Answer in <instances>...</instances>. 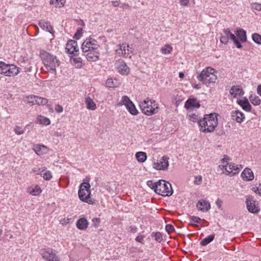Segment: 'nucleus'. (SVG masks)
Instances as JSON below:
<instances>
[{
    "label": "nucleus",
    "mask_w": 261,
    "mask_h": 261,
    "mask_svg": "<svg viewBox=\"0 0 261 261\" xmlns=\"http://www.w3.org/2000/svg\"><path fill=\"white\" fill-rule=\"evenodd\" d=\"M144 238L143 236H138L135 238V240L138 242L144 244Z\"/></svg>",
    "instance_id": "3c124183"
},
{
    "label": "nucleus",
    "mask_w": 261,
    "mask_h": 261,
    "mask_svg": "<svg viewBox=\"0 0 261 261\" xmlns=\"http://www.w3.org/2000/svg\"><path fill=\"white\" fill-rule=\"evenodd\" d=\"M87 108L89 110H95L96 109V105L90 97H87L85 99Z\"/></svg>",
    "instance_id": "c85d7f7f"
},
{
    "label": "nucleus",
    "mask_w": 261,
    "mask_h": 261,
    "mask_svg": "<svg viewBox=\"0 0 261 261\" xmlns=\"http://www.w3.org/2000/svg\"><path fill=\"white\" fill-rule=\"evenodd\" d=\"M118 72L122 75H127L129 72V68L123 61H119L117 66Z\"/></svg>",
    "instance_id": "2eb2a0df"
},
{
    "label": "nucleus",
    "mask_w": 261,
    "mask_h": 261,
    "mask_svg": "<svg viewBox=\"0 0 261 261\" xmlns=\"http://www.w3.org/2000/svg\"><path fill=\"white\" fill-rule=\"evenodd\" d=\"M38 120L41 124L45 125H48L50 123V120L48 118L44 116H39L38 117Z\"/></svg>",
    "instance_id": "e433bc0d"
},
{
    "label": "nucleus",
    "mask_w": 261,
    "mask_h": 261,
    "mask_svg": "<svg viewBox=\"0 0 261 261\" xmlns=\"http://www.w3.org/2000/svg\"><path fill=\"white\" fill-rule=\"evenodd\" d=\"M252 40L258 44H261V35L258 33H254L252 35Z\"/></svg>",
    "instance_id": "58836bf2"
},
{
    "label": "nucleus",
    "mask_w": 261,
    "mask_h": 261,
    "mask_svg": "<svg viewBox=\"0 0 261 261\" xmlns=\"http://www.w3.org/2000/svg\"><path fill=\"white\" fill-rule=\"evenodd\" d=\"M179 1L180 5L182 6H188L189 4V2H190V0H179Z\"/></svg>",
    "instance_id": "864d4df0"
},
{
    "label": "nucleus",
    "mask_w": 261,
    "mask_h": 261,
    "mask_svg": "<svg viewBox=\"0 0 261 261\" xmlns=\"http://www.w3.org/2000/svg\"><path fill=\"white\" fill-rule=\"evenodd\" d=\"M0 73L8 76H15L19 72V68L13 64H8L3 62Z\"/></svg>",
    "instance_id": "6e6552de"
},
{
    "label": "nucleus",
    "mask_w": 261,
    "mask_h": 261,
    "mask_svg": "<svg viewBox=\"0 0 261 261\" xmlns=\"http://www.w3.org/2000/svg\"><path fill=\"white\" fill-rule=\"evenodd\" d=\"M229 160V158L227 155H224V158L221 160V162L222 163H226L227 161Z\"/></svg>",
    "instance_id": "13d9d810"
},
{
    "label": "nucleus",
    "mask_w": 261,
    "mask_h": 261,
    "mask_svg": "<svg viewBox=\"0 0 261 261\" xmlns=\"http://www.w3.org/2000/svg\"><path fill=\"white\" fill-rule=\"evenodd\" d=\"M246 202L247 209L249 212L257 213L259 211V209L256 206L255 201L252 198H247Z\"/></svg>",
    "instance_id": "dca6fc26"
},
{
    "label": "nucleus",
    "mask_w": 261,
    "mask_h": 261,
    "mask_svg": "<svg viewBox=\"0 0 261 261\" xmlns=\"http://www.w3.org/2000/svg\"><path fill=\"white\" fill-rule=\"evenodd\" d=\"M83 55L89 62H96L99 59L100 45L92 38H87L81 47Z\"/></svg>",
    "instance_id": "f257e3e1"
},
{
    "label": "nucleus",
    "mask_w": 261,
    "mask_h": 261,
    "mask_svg": "<svg viewBox=\"0 0 261 261\" xmlns=\"http://www.w3.org/2000/svg\"><path fill=\"white\" fill-rule=\"evenodd\" d=\"M66 50L68 54L72 55L73 57H77L79 54L77 42L73 40H69L66 44Z\"/></svg>",
    "instance_id": "1a4fd4ad"
},
{
    "label": "nucleus",
    "mask_w": 261,
    "mask_h": 261,
    "mask_svg": "<svg viewBox=\"0 0 261 261\" xmlns=\"http://www.w3.org/2000/svg\"><path fill=\"white\" fill-rule=\"evenodd\" d=\"M40 57L48 71L56 74V68L60 65V61L57 57L44 50L40 51Z\"/></svg>",
    "instance_id": "7ed1b4c3"
},
{
    "label": "nucleus",
    "mask_w": 261,
    "mask_h": 261,
    "mask_svg": "<svg viewBox=\"0 0 261 261\" xmlns=\"http://www.w3.org/2000/svg\"><path fill=\"white\" fill-rule=\"evenodd\" d=\"M123 6L124 8H127L129 7V6L127 4H124Z\"/></svg>",
    "instance_id": "774afa93"
},
{
    "label": "nucleus",
    "mask_w": 261,
    "mask_h": 261,
    "mask_svg": "<svg viewBox=\"0 0 261 261\" xmlns=\"http://www.w3.org/2000/svg\"><path fill=\"white\" fill-rule=\"evenodd\" d=\"M194 184L197 185H200L202 182V177L201 176H197L195 177Z\"/></svg>",
    "instance_id": "8fccbe9b"
},
{
    "label": "nucleus",
    "mask_w": 261,
    "mask_h": 261,
    "mask_svg": "<svg viewBox=\"0 0 261 261\" xmlns=\"http://www.w3.org/2000/svg\"><path fill=\"white\" fill-rule=\"evenodd\" d=\"M89 180L87 182H84L80 185V189L78 192L80 199L85 202L90 204H93V200L91 198V186L89 182Z\"/></svg>",
    "instance_id": "423d86ee"
},
{
    "label": "nucleus",
    "mask_w": 261,
    "mask_h": 261,
    "mask_svg": "<svg viewBox=\"0 0 261 261\" xmlns=\"http://www.w3.org/2000/svg\"><path fill=\"white\" fill-rule=\"evenodd\" d=\"M39 169L38 168H34L33 169H32V172L34 173H36V174H40L41 175H42V173L41 172V173H39Z\"/></svg>",
    "instance_id": "4d7b16f0"
},
{
    "label": "nucleus",
    "mask_w": 261,
    "mask_h": 261,
    "mask_svg": "<svg viewBox=\"0 0 261 261\" xmlns=\"http://www.w3.org/2000/svg\"><path fill=\"white\" fill-rule=\"evenodd\" d=\"M45 180H49L52 178V175L49 171H46L45 173L42 174L41 175Z\"/></svg>",
    "instance_id": "c03bdc74"
},
{
    "label": "nucleus",
    "mask_w": 261,
    "mask_h": 261,
    "mask_svg": "<svg viewBox=\"0 0 261 261\" xmlns=\"http://www.w3.org/2000/svg\"><path fill=\"white\" fill-rule=\"evenodd\" d=\"M196 206L199 211L203 212L208 211L211 208L210 203L208 201L203 199L198 201Z\"/></svg>",
    "instance_id": "f3484780"
},
{
    "label": "nucleus",
    "mask_w": 261,
    "mask_h": 261,
    "mask_svg": "<svg viewBox=\"0 0 261 261\" xmlns=\"http://www.w3.org/2000/svg\"><path fill=\"white\" fill-rule=\"evenodd\" d=\"M194 88L195 89H199L200 87H199V86L198 85H195V86H194Z\"/></svg>",
    "instance_id": "338daca9"
},
{
    "label": "nucleus",
    "mask_w": 261,
    "mask_h": 261,
    "mask_svg": "<svg viewBox=\"0 0 261 261\" xmlns=\"http://www.w3.org/2000/svg\"><path fill=\"white\" fill-rule=\"evenodd\" d=\"M200 130L203 133L213 132L218 125V119L216 113L205 115L202 119L198 121Z\"/></svg>",
    "instance_id": "f03ea898"
},
{
    "label": "nucleus",
    "mask_w": 261,
    "mask_h": 261,
    "mask_svg": "<svg viewBox=\"0 0 261 261\" xmlns=\"http://www.w3.org/2000/svg\"><path fill=\"white\" fill-rule=\"evenodd\" d=\"M236 35L241 42H245L247 41L246 32L243 29H238L236 31Z\"/></svg>",
    "instance_id": "a878e982"
},
{
    "label": "nucleus",
    "mask_w": 261,
    "mask_h": 261,
    "mask_svg": "<svg viewBox=\"0 0 261 261\" xmlns=\"http://www.w3.org/2000/svg\"><path fill=\"white\" fill-rule=\"evenodd\" d=\"M229 39L233 42L238 48H241L242 47V45L240 42L237 39L236 36L231 32L229 35Z\"/></svg>",
    "instance_id": "c9c22d12"
},
{
    "label": "nucleus",
    "mask_w": 261,
    "mask_h": 261,
    "mask_svg": "<svg viewBox=\"0 0 261 261\" xmlns=\"http://www.w3.org/2000/svg\"><path fill=\"white\" fill-rule=\"evenodd\" d=\"M28 191L33 196H37L40 194L42 191L39 186L36 185L30 187Z\"/></svg>",
    "instance_id": "cd10ccee"
},
{
    "label": "nucleus",
    "mask_w": 261,
    "mask_h": 261,
    "mask_svg": "<svg viewBox=\"0 0 261 261\" xmlns=\"http://www.w3.org/2000/svg\"><path fill=\"white\" fill-rule=\"evenodd\" d=\"M249 99L251 102L254 106H258L260 105L261 100L260 98L256 95H251L249 97Z\"/></svg>",
    "instance_id": "f704fd0d"
},
{
    "label": "nucleus",
    "mask_w": 261,
    "mask_h": 261,
    "mask_svg": "<svg viewBox=\"0 0 261 261\" xmlns=\"http://www.w3.org/2000/svg\"><path fill=\"white\" fill-rule=\"evenodd\" d=\"M14 131H15V133L17 134V135H21V134H22L24 133V130L22 128V127H20V126H16L15 128H14Z\"/></svg>",
    "instance_id": "de8ad7c7"
},
{
    "label": "nucleus",
    "mask_w": 261,
    "mask_h": 261,
    "mask_svg": "<svg viewBox=\"0 0 261 261\" xmlns=\"http://www.w3.org/2000/svg\"><path fill=\"white\" fill-rule=\"evenodd\" d=\"M172 50V47L169 45H165L161 49V51L163 54H169Z\"/></svg>",
    "instance_id": "4c0bfd02"
},
{
    "label": "nucleus",
    "mask_w": 261,
    "mask_h": 261,
    "mask_svg": "<svg viewBox=\"0 0 261 261\" xmlns=\"http://www.w3.org/2000/svg\"><path fill=\"white\" fill-rule=\"evenodd\" d=\"M190 220L191 222L194 223H199L200 221L201 220V219L199 217H196V216H191L190 217Z\"/></svg>",
    "instance_id": "09e8293b"
},
{
    "label": "nucleus",
    "mask_w": 261,
    "mask_h": 261,
    "mask_svg": "<svg viewBox=\"0 0 261 261\" xmlns=\"http://www.w3.org/2000/svg\"><path fill=\"white\" fill-rule=\"evenodd\" d=\"M252 190L258 195L261 196V187H253Z\"/></svg>",
    "instance_id": "5fc2aeb1"
},
{
    "label": "nucleus",
    "mask_w": 261,
    "mask_h": 261,
    "mask_svg": "<svg viewBox=\"0 0 261 261\" xmlns=\"http://www.w3.org/2000/svg\"><path fill=\"white\" fill-rule=\"evenodd\" d=\"M76 225L79 229L85 230L88 227V222L85 218H80L77 221Z\"/></svg>",
    "instance_id": "393cba45"
},
{
    "label": "nucleus",
    "mask_w": 261,
    "mask_h": 261,
    "mask_svg": "<svg viewBox=\"0 0 261 261\" xmlns=\"http://www.w3.org/2000/svg\"><path fill=\"white\" fill-rule=\"evenodd\" d=\"M83 33V29L82 28H79L76 31V32L74 34V38L76 39H79Z\"/></svg>",
    "instance_id": "49530a36"
},
{
    "label": "nucleus",
    "mask_w": 261,
    "mask_h": 261,
    "mask_svg": "<svg viewBox=\"0 0 261 261\" xmlns=\"http://www.w3.org/2000/svg\"><path fill=\"white\" fill-rule=\"evenodd\" d=\"M251 9L253 11H261V4L257 3H254L251 5Z\"/></svg>",
    "instance_id": "a19ab883"
},
{
    "label": "nucleus",
    "mask_w": 261,
    "mask_h": 261,
    "mask_svg": "<svg viewBox=\"0 0 261 261\" xmlns=\"http://www.w3.org/2000/svg\"><path fill=\"white\" fill-rule=\"evenodd\" d=\"M231 116L232 120L236 121L238 123H241L245 119L244 114L239 110L231 111Z\"/></svg>",
    "instance_id": "6ab92c4d"
},
{
    "label": "nucleus",
    "mask_w": 261,
    "mask_h": 261,
    "mask_svg": "<svg viewBox=\"0 0 261 261\" xmlns=\"http://www.w3.org/2000/svg\"><path fill=\"white\" fill-rule=\"evenodd\" d=\"M119 81L117 79H108L106 82V85L110 88L117 87L120 85Z\"/></svg>",
    "instance_id": "bb28decb"
},
{
    "label": "nucleus",
    "mask_w": 261,
    "mask_h": 261,
    "mask_svg": "<svg viewBox=\"0 0 261 261\" xmlns=\"http://www.w3.org/2000/svg\"><path fill=\"white\" fill-rule=\"evenodd\" d=\"M190 117L193 121H195L198 119L197 115L195 114H192Z\"/></svg>",
    "instance_id": "bf43d9fd"
},
{
    "label": "nucleus",
    "mask_w": 261,
    "mask_h": 261,
    "mask_svg": "<svg viewBox=\"0 0 261 261\" xmlns=\"http://www.w3.org/2000/svg\"><path fill=\"white\" fill-rule=\"evenodd\" d=\"M96 221L98 223L99 222V218H93L92 221L94 222V221Z\"/></svg>",
    "instance_id": "69168bd1"
},
{
    "label": "nucleus",
    "mask_w": 261,
    "mask_h": 261,
    "mask_svg": "<svg viewBox=\"0 0 261 261\" xmlns=\"http://www.w3.org/2000/svg\"><path fill=\"white\" fill-rule=\"evenodd\" d=\"M55 109L57 113H61L63 111L62 107L60 105H56Z\"/></svg>",
    "instance_id": "603ef678"
},
{
    "label": "nucleus",
    "mask_w": 261,
    "mask_h": 261,
    "mask_svg": "<svg viewBox=\"0 0 261 261\" xmlns=\"http://www.w3.org/2000/svg\"><path fill=\"white\" fill-rule=\"evenodd\" d=\"M238 103L242 108V109L247 112H250L251 110V106L249 103L248 99H240L237 101Z\"/></svg>",
    "instance_id": "5701e85b"
},
{
    "label": "nucleus",
    "mask_w": 261,
    "mask_h": 261,
    "mask_svg": "<svg viewBox=\"0 0 261 261\" xmlns=\"http://www.w3.org/2000/svg\"><path fill=\"white\" fill-rule=\"evenodd\" d=\"M169 158L167 156H163L160 161L153 163V168L158 170H165L169 166Z\"/></svg>",
    "instance_id": "f8f14e48"
},
{
    "label": "nucleus",
    "mask_w": 261,
    "mask_h": 261,
    "mask_svg": "<svg viewBox=\"0 0 261 261\" xmlns=\"http://www.w3.org/2000/svg\"><path fill=\"white\" fill-rule=\"evenodd\" d=\"M200 106L199 102L195 98H189L185 104V107L187 109H189L191 108H198Z\"/></svg>",
    "instance_id": "412c9836"
},
{
    "label": "nucleus",
    "mask_w": 261,
    "mask_h": 261,
    "mask_svg": "<svg viewBox=\"0 0 261 261\" xmlns=\"http://www.w3.org/2000/svg\"><path fill=\"white\" fill-rule=\"evenodd\" d=\"M136 158L138 162L140 163L144 162L147 159V154L145 152L142 151L137 152L136 153Z\"/></svg>",
    "instance_id": "c756f323"
},
{
    "label": "nucleus",
    "mask_w": 261,
    "mask_h": 261,
    "mask_svg": "<svg viewBox=\"0 0 261 261\" xmlns=\"http://www.w3.org/2000/svg\"><path fill=\"white\" fill-rule=\"evenodd\" d=\"M230 31L229 29L226 28L223 31L221 37L220 38V41L224 44H227L229 39V35H230Z\"/></svg>",
    "instance_id": "b1692460"
},
{
    "label": "nucleus",
    "mask_w": 261,
    "mask_h": 261,
    "mask_svg": "<svg viewBox=\"0 0 261 261\" xmlns=\"http://www.w3.org/2000/svg\"><path fill=\"white\" fill-rule=\"evenodd\" d=\"M158 181L155 182H153L151 180H148L147 182V186L148 187H149L150 188H151L152 189H153L154 192H155V190H156V189L157 188L156 186H158Z\"/></svg>",
    "instance_id": "37998d69"
},
{
    "label": "nucleus",
    "mask_w": 261,
    "mask_h": 261,
    "mask_svg": "<svg viewBox=\"0 0 261 261\" xmlns=\"http://www.w3.org/2000/svg\"><path fill=\"white\" fill-rule=\"evenodd\" d=\"M126 108L128 112L133 115H136L138 113L135 106L133 102L129 103L128 105L127 104V106Z\"/></svg>",
    "instance_id": "473e14b6"
},
{
    "label": "nucleus",
    "mask_w": 261,
    "mask_h": 261,
    "mask_svg": "<svg viewBox=\"0 0 261 261\" xmlns=\"http://www.w3.org/2000/svg\"><path fill=\"white\" fill-rule=\"evenodd\" d=\"M65 0H50V4L55 5L56 8H61L64 6Z\"/></svg>",
    "instance_id": "72a5a7b5"
},
{
    "label": "nucleus",
    "mask_w": 261,
    "mask_h": 261,
    "mask_svg": "<svg viewBox=\"0 0 261 261\" xmlns=\"http://www.w3.org/2000/svg\"><path fill=\"white\" fill-rule=\"evenodd\" d=\"M165 229L169 234L175 231L174 226L171 224H167L165 227Z\"/></svg>",
    "instance_id": "a18cd8bd"
},
{
    "label": "nucleus",
    "mask_w": 261,
    "mask_h": 261,
    "mask_svg": "<svg viewBox=\"0 0 261 261\" xmlns=\"http://www.w3.org/2000/svg\"><path fill=\"white\" fill-rule=\"evenodd\" d=\"M112 4L113 5V6L114 7H117L120 4V2L119 1H113L112 2Z\"/></svg>",
    "instance_id": "680f3d73"
},
{
    "label": "nucleus",
    "mask_w": 261,
    "mask_h": 261,
    "mask_svg": "<svg viewBox=\"0 0 261 261\" xmlns=\"http://www.w3.org/2000/svg\"><path fill=\"white\" fill-rule=\"evenodd\" d=\"M137 228L135 226H130L129 228V230L132 233H135L137 231Z\"/></svg>",
    "instance_id": "6e6d98bb"
},
{
    "label": "nucleus",
    "mask_w": 261,
    "mask_h": 261,
    "mask_svg": "<svg viewBox=\"0 0 261 261\" xmlns=\"http://www.w3.org/2000/svg\"><path fill=\"white\" fill-rule=\"evenodd\" d=\"M230 94L234 97L241 96L244 95V91L240 86H233L230 89Z\"/></svg>",
    "instance_id": "a211bd4d"
},
{
    "label": "nucleus",
    "mask_w": 261,
    "mask_h": 261,
    "mask_svg": "<svg viewBox=\"0 0 261 261\" xmlns=\"http://www.w3.org/2000/svg\"><path fill=\"white\" fill-rule=\"evenodd\" d=\"M215 236V234H212L210 236H208L200 242V245L202 246L207 245L214 240Z\"/></svg>",
    "instance_id": "2f4dec72"
},
{
    "label": "nucleus",
    "mask_w": 261,
    "mask_h": 261,
    "mask_svg": "<svg viewBox=\"0 0 261 261\" xmlns=\"http://www.w3.org/2000/svg\"><path fill=\"white\" fill-rule=\"evenodd\" d=\"M28 103L34 105H45L47 102L48 100L43 97H39L35 95H30L28 97Z\"/></svg>",
    "instance_id": "ddd939ff"
},
{
    "label": "nucleus",
    "mask_w": 261,
    "mask_h": 261,
    "mask_svg": "<svg viewBox=\"0 0 261 261\" xmlns=\"http://www.w3.org/2000/svg\"><path fill=\"white\" fill-rule=\"evenodd\" d=\"M139 106L142 113L148 116L157 113L159 109V104L148 97L141 102Z\"/></svg>",
    "instance_id": "39448f33"
},
{
    "label": "nucleus",
    "mask_w": 261,
    "mask_h": 261,
    "mask_svg": "<svg viewBox=\"0 0 261 261\" xmlns=\"http://www.w3.org/2000/svg\"><path fill=\"white\" fill-rule=\"evenodd\" d=\"M158 186H156L155 192L163 196H170L173 194V190L171 185L164 180H160L158 181Z\"/></svg>",
    "instance_id": "0eeeda50"
},
{
    "label": "nucleus",
    "mask_w": 261,
    "mask_h": 261,
    "mask_svg": "<svg viewBox=\"0 0 261 261\" xmlns=\"http://www.w3.org/2000/svg\"><path fill=\"white\" fill-rule=\"evenodd\" d=\"M116 53L121 55L122 57L127 58L130 57V54L132 53V50L131 48L129 49L128 45H126V43L120 44L117 46V48L116 49Z\"/></svg>",
    "instance_id": "9b49d317"
},
{
    "label": "nucleus",
    "mask_w": 261,
    "mask_h": 261,
    "mask_svg": "<svg viewBox=\"0 0 261 261\" xmlns=\"http://www.w3.org/2000/svg\"><path fill=\"white\" fill-rule=\"evenodd\" d=\"M153 235L155 238V240L157 242H161L162 241V240H163L162 234L161 232H156L155 233H152V236H153Z\"/></svg>",
    "instance_id": "79ce46f5"
},
{
    "label": "nucleus",
    "mask_w": 261,
    "mask_h": 261,
    "mask_svg": "<svg viewBox=\"0 0 261 261\" xmlns=\"http://www.w3.org/2000/svg\"><path fill=\"white\" fill-rule=\"evenodd\" d=\"M221 203H222V201H221L220 200L218 199L217 201H216V204L217 205V206H218L219 208H220L221 206Z\"/></svg>",
    "instance_id": "e2e57ef3"
},
{
    "label": "nucleus",
    "mask_w": 261,
    "mask_h": 261,
    "mask_svg": "<svg viewBox=\"0 0 261 261\" xmlns=\"http://www.w3.org/2000/svg\"><path fill=\"white\" fill-rule=\"evenodd\" d=\"M241 176L244 180L251 181L254 178V174L250 168H246L242 172Z\"/></svg>",
    "instance_id": "4be33fe9"
},
{
    "label": "nucleus",
    "mask_w": 261,
    "mask_h": 261,
    "mask_svg": "<svg viewBox=\"0 0 261 261\" xmlns=\"http://www.w3.org/2000/svg\"><path fill=\"white\" fill-rule=\"evenodd\" d=\"M42 257L47 261H59L58 257L53 252L51 249L47 248L42 253Z\"/></svg>",
    "instance_id": "4468645a"
},
{
    "label": "nucleus",
    "mask_w": 261,
    "mask_h": 261,
    "mask_svg": "<svg viewBox=\"0 0 261 261\" xmlns=\"http://www.w3.org/2000/svg\"><path fill=\"white\" fill-rule=\"evenodd\" d=\"M219 168L223 170V173H226L227 174L232 173L234 175L240 172V168L232 163H227L226 165H219Z\"/></svg>",
    "instance_id": "9d476101"
},
{
    "label": "nucleus",
    "mask_w": 261,
    "mask_h": 261,
    "mask_svg": "<svg viewBox=\"0 0 261 261\" xmlns=\"http://www.w3.org/2000/svg\"><path fill=\"white\" fill-rule=\"evenodd\" d=\"M38 25L42 30L48 32L51 34L54 33L53 28L49 21L41 20L38 22Z\"/></svg>",
    "instance_id": "aec40b11"
},
{
    "label": "nucleus",
    "mask_w": 261,
    "mask_h": 261,
    "mask_svg": "<svg viewBox=\"0 0 261 261\" xmlns=\"http://www.w3.org/2000/svg\"><path fill=\"white\" fill-rule=\"evenodd\" d=\"M71 62L76 65L77 67L81 68L83 66V60L80 57H72L70 59Z\"/></svg>",
    "instance_id": "7c9ffc66"
},
{
    "label": "nucleus",
    "mask_w": 261,
    "mask_h": 261,
    "mask_svg": "<svg viewBox=\"0 0 261 261\" xmlns=\"http://www.w3.org/2000/svg\"><path fill=\"white\" fill-rule=\"evenodd\" d=\"M217 71L211 67L203 69L201 73L197 76L198 81L207 86L210 84L215 83L217 76Z\"/></svg>",
    "instance_id": "20e7f679"
},
{
    "label": "nucleus",
    "mask_w": 261,
    "mask_h": 261,
    "mask_svg": "<svg viewBox=\"0 0 261 261\" xmlns=\"http://www.w3.org/2000/svg\"><path fill=\"white\" fill-rule=\"evenodd\" d=\"M257 94L261 96V85H259L257 88Z\"/></svg>",
    "instance_id": "052dcab7"
},
{
    "label": "nucleus",
    "mask_w": 261,
    "mask_h": 261,
    "mask_svg": "<svg viewBox=\"0 0 261 261\" xmlns=\"http://www.w3.org/2000/svg\"><path fill=\"white\" fill-rule=\"evenodd\" d=\"M133 102L129 99V97L127 96H123L122 97L121 100L120 102L121 105H125L126 107L127 104H129V103H132Z\"/></svg>",
    "instance_id": "ea45409f"
},
{
    "label": "nucleus",
    "mask_w": 261,
    "mask_h": 261,
    "mask_svg": "<svg viewBox=\"0 0 261 261\" xmlns=\"http://www.w3.org/2000/svg\"><path fill=\"white\" fill-rule=\"evenodd\" d=\"M185 76V74L183 72H180L179 73V77L180 78V79H182L184 78V77Z\"/></svg>",
    "instance_id": "0e129e2a"
}]
</instances>
